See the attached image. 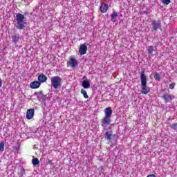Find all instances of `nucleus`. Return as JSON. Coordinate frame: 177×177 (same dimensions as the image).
<instances>
[{
  "label": "nucleus",
  "instance_id": "7",
  "mask_svg": "<svg viewBox=\"0 0 177 177\" xmlns=\"http://www.w3.org/2000/svg\"><path fill=\"white\" fill-rule=\"evenodd\" d=\"M68 64H69L72 68H74L78 66V61H77V59L74 57H71L68 61Z\"/></svg>",
  "mask_w": 177,
  "mask_h": 177
},
{
  "label": "nucleus",
  "instance_id": "21",
  "mask_svg": "<svg viewBox=\"0 0 177 177\" xmlns=\"http://www.w3.org/2000/svg\"><path fill=\"white\" fill-rule=\"evenodd\" d=\"M32 163L35 167H36V165H39V160H38L37 158H35L32 160Z\"/></svg>",
  "mask_w": 177,
  "mask_h": 177
},
{
  "label": "nucleus",
  "instance_id": "14",
  "mask_svg": "<svg viewBox=\"0 0 177 177\" xmlns=\"http://www.w3.org/2000/svg\"><path fill=\"white\" fill-rule=\"evenodd\" d=\"M117 17H118V15L117 12L113 11V13L111 15V20L113 23H115L117 21Z\"/></svg>",
  "mask_w": 177,
  "mask_h": 177
},
{
  "label": "nucleus",
  "instance_id": "27",
  "mask_svg": "<svg viewBox=\"0 0 177 177\" xmlns=\"http://www.w3.org/2000/svg\"><path fill=\"white\" fill-rule=\"evenodd\" d=\"M147 177H157V176L154 174H149L147 176Z\"/></svg>",
  "mask_w": 177,
  "mask_h": 177
},
{
  "label": "nucleus",
  "instance_id": "25",
  "mask_svg": "<svg viewBox=\"0 0 177 177\" xmlns=\"http://www.w3.org/2000/svg\"><path fill=\"white\" fill-rule=\"evenodd\" d=\"M172 129H175V131H177V123H173L171 126Z\"/></svg>",
  "mask_w": 177,
  "mask_h": 177
},
{
  "label": "nucleus",
  "instance_id": "10",
  "mask_svg": "<svg viewBox=\"0 0 177 177\" xmlns=\"http://www.w3.org/2000/svg\"><path fill=\"white\" fill-rule=\"evenodd\" d=\"M115 135H113V131H106L105 132V138L107 139V140H109V142H111V139L113 138H115Z\"/></svg>",
  "mask_w": 177,
  "mask_h": 177
},
{
  "label": "nucleus",
  "instance_id": "13",
  "mask_svg": "<svg viewBox=\"0 0 177 177\" xmlns=\"http://www.w3.org/2000/svg\"><path fill=\"white\" fill-rule=\"evenodd\" d=\"M43 92L40 91L39 95H37V99L39 102H45L46 100V95L42 94Z\"/></svg>",
  "mask_w": 177,
  "mask_h": 177
},
{
  "label": "nucleus",
  "instance_id": "19",
  "mask_svg": "<svg viewBox=\"0 0 177 177\" xmlns=\"http://www.w3.org/2000/svg\"><path fill=\"white\" fill-rule=\"evenodd\" d=\"M153 78L156 81H160L161 80V75H160V73L155 72Z\"/></svg>",
  "mask_w": 177,
  "mask_h": 177
},
{
  "label": "nucleus",
  "instance_id": "12",
  "mask_svg": "<svg viewBox=\"0 0 177 177\" xmlns=\"http://www.w3.org/2000/svg\"><path fill=\"white\" fill-rule=\"evenodd\" d=\"M30 86L32 89H38L41 86V83L39 81H34L30 84Z\"/></svg>",
  "mask_w": 177,
  "mask_h": 177
},
{
  "label": "nucleus",
  "instance_id": "11",
  "mask_svg": "<svg viewBox=\"0 0 177 177\" xmlns=\"http://www.w3.org/2000/svg\"><path fill=\"white\" fill-rule=\"evenodd\" d=\"M37 80L40 84H44V82H46V81H48V77L44 75V73H41L38 76Z\"/></svg>",
  "mask_w": 177,
  "mask_h": 177
},
{
  "label": "nucleus",
  "instance_id": "5",
  "mask_svg": "<svg viewBox=\"0 0 177 177\" xmlns=\"http://www.w3.org/2000/svg\"><path fill=\"white\" fill-rule=\"evenodd\" d=\"M152 27L153 31H157L158 28H161V20L158 19V21H152Z\"/></svg>",
  "mask_w": 177,
  "mask_h": 177
},
{
  "label": "nucleus",
  "instance_id": "1",
  "mask_svg": "<svg viewBox=\"0 0 177 177\" xmlns=\"http://www.w3.org/2000/svg\"><path fill=\"white\" fill-rule=\"evenodd\" d=\"M104 117L101 120V125L104 129V131H109L111 126L110 124L111 123V115H113V110H111V107H107L104 109Z\"/></svg>",
  "mask_w": 177,
  "mask_h": 177
},
{
  "label": "nucleus",
  "instance_id": "8",
  "mask_svg": "<svg viewBox=\"0 0 177 177\" xmlns=\"http://www.w3.org/2000/svg\"><path fill=\"white\" fill-rule=\"evenodd\" d=\"M165 103H169L171 100H173V99H175V96L174 95L165 93L162 96Z\"/></svg>",
  "mask_w": 177,
  "mask_h": 177
},
{
  "label": "nucleus",
  "instance_id": "17",
  "mask_svg": "<svg viewBox=\"0 0 177 177\" xmlns=\"http://www.w3.org/2000/svg\"><path fill=\"white\" fill-rule=\"evenodd\" d=\"M19 39H20V35L19 34L12 37V42H14V44H17V42H19Z\"/></svg>",
  "mask_w": 177,
  "mask_h": 177
},
{
  "label": "nucleus",
  "instance_id": "16",
  "mask_svg": "<svg viewBox=\"0 0 177 177\" xmlns=\"http://www.w3.org/2000/svg\"><path fill=\"white\" fill-rule=\"evenodd\" d=\"M109 9V5L107 4H103L100 6V10L102 13H106Z\"/></svg>",
  "mask_w": 177,
  "mask_h": 177
},
{
  "label": "nucleus",
  "instance_id": "24",
  "mask_svg": "<svg viewBox=\"0 0 177 177\" xmlns=\"http://www.w3.org/2000/svg\"><path fill=\"white\" fill-rule=\"evenodd\" d=\"M5 150V144L3 142L0 143V151Z\"/></svg>",
  "mask_w": 177,
  "mask_h": 177
},
{
  "label": "nucleus",
  "instance_id": "23",
  "mask_svg": "<svg viewBox=\"0 0 177 177\" xmlns=\"http://www.w3.org/2000/svg\"><path fill=\"white\" fill-rule=\"evenodd\" d=\"M161 2L163 5H168L169 3H171V0H161Z\"/></svg>",
  "mask_w": 177,
  "mask_h": 177
},
{
  "label": "nucleus",
  "instance_id": "3",
  "mask_svg": "<svg viewBox=\"0 0 177 177\" xmlns=\"http://www.w3.org/2000/svg\"><path fill=\"white\" fill-rule=\"evenodd\" d=\"M24 15L17 13L16 15L17 25L16 28L18 30H24L27 26V22L24 21Z\"/></svg>",
  "mask_w": 177,
  "mask_h": 177
},
{
  "label": "nucleus",
  "instance_id": "26",
  "mask_svg": "<svg viewBox=\"0 0 177 177\" xmlns=\"http://www.w3.org/2000/svg\"><path fill=\"white\" fill-rule=\"evenodd\" d=\"M169 89H174V88H175V83H172V84H169Z\"/></svg>",
  "mask_w": 177,
  "mask_h": 177
},
{
  "label": "nucleus",
  "instance_id": "4",
  "mask_svg": "<svg viewBox=\"0 0 177 177\" xmlns=\"http://www.w3.org/2000/svg\"><path fill=\"white\" fill-rule=\"evenodd\" d=\"M51 86L54 89H59L62 86V77L60 76H54L51 77Z\"/></svg>",
  "mask_w": 177,
  "mask_h": 177
},
{
  "label": "nucleus",
  "instance_id": "15",
  "mask_svg": "<svg viewBox=\"0 0 177 177\" xmlns=\"http://www.w3.org/2000/svg\"><path fill=\"white\" fill-rule=\"evenodd\" d=\"M82 86L84 88V89H89L91 88V83L88 80H84L82 83Z\"/></svg>",
  "mask_w": 177,
  "mask_h": 177
},
{
  "label": "nucleus",
  "instance_id": "6",
  "mask_svg": "<svg viewBox=\"0 0 177 177\" xmlns=\"http://www.w3.org/2000/svg\"><path fill=\"white\" fill-rule=\"evenodd\" d=\"M88 51V46L86 44H81L79 48V53L81 56L85 55Z\"/></svg>",
  "mask_w": 177,
  "mask_h": 177
},
{
  "label": "nucleus",
  "instance_id": "2",
  "mask_svg": "<svg viewBox=\"0 0 177 177\" xmlns=\"http://www.w3.org/2000/svg\"><path fill=\"white\" fill-rule=\"evenodd\" d=\"M141 90L142 95H147L150 92V88L147 86V77L145 73H142L140 75Z\"/></svg>",
  "mask_w": 177,
  "mask_h": 177
},
{
  "label": "nucleus",
  "instance_id": "20",
  "mask_svg": "<svg viewBox=\"0 0 177 177\" xmlns=\"http://www.w3.org/2000/svg\"><path fill=\"white\" fill-rule=\"evenodd\" d=\"M18 175L19 177H23L24 175H26V170H24V168H21L19 169V171L18 172Z\"/></svg>",
  "mask_w": 177,
  "mask_h": 177
},
{
  "label": "nucleus",
  "instance_id": "22",
  "mask_svg": "<svg viewBox=\"0 0 177 177\" xmlns=\"http://www.w3.org/2000/svg\"><path fill=\"white\" fill-rule=\"evenodd\" d=\"M153 52H154V48L152 46H148V53L149 55H153Z\"/></svg>",
  "mask_w": 177,
  "mask_h": 177
},
{
  "label": "nucleus",
  "instance_id": "9",
  "mask_svg": "<svg viewBox=\"0 0 177 177\" xmlns=\"http://www.w3.org/2000/svg\"><path fill=\"white\" fill-rule=\"evenodd\" d=\"M35 111L33 109H30L26 112V118L27 120H32L34 118Z\"/></svg>",
  "mask_w": 177,
  "mask_h": 177
},
{
  "label": "nucleus",
  "instance_id": "18",
  "mask_svg": "<svg viewBox=\"0 0 177 177\" xmlns=\"http://www.w3.org/2000/svg\"><path fill=\"white\" fill-rule=\"evenodd\" d=\"M81 94L83 95L84 99L89 98V96L88 95V93H86V91H85V89L84 88L81 89Z\"/></svg>",
  "mask_w": 177,
  "mask_h": 177
}]
</instances>
